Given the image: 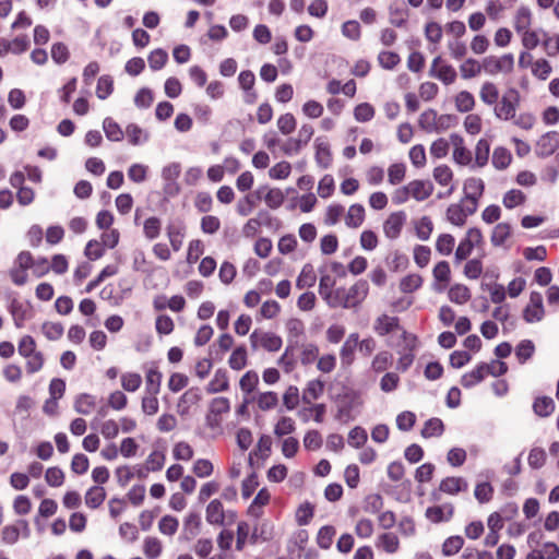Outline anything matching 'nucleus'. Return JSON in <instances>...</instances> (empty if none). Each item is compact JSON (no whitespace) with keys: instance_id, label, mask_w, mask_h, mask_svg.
Listing matches in <instances>:
<instances>
[{"instance_id":"obj_1","label":"nucleus","mask_w":559,"mask_h":559,"mask_svg":"<svg viewBox=\"0 0 559 559\" xmlns=\"http://www.w3.org/2000/svg\"><path fill=\"white\" fill-rule=\"evenodd\" d=\"M337 411L335 419L347 424L356 419L362 405L360 393L355 390H346L336 397Z\"/></svg>"},{"instance_id":"obj_2","label":"nucleus","mask_w":559,"mask_h":559,"mask_svg":"<svg viewBox=\"0 0 559 559\" xmlns=\"http://www.w3.org/2000/svg\"><path fill=\"white\" fill-rule=\"evenodd\" d=\"M520 105V93L516 88H509L495 107V115L501 120H511L515 118L516 108Z\"/></svg>"},{"instance_id":"obj_3","label":"nucleus","mask_w":559,"mask_h":559,"mask_svg":"<svg viewBox=\"0 0 559 559\" xmlns=\"http://www.w3.org/2000/svg\"><path fill=\"white\" fill-rule=\"evenodd\" d=\"M369 284L365 280L357 281L340 295V307L345 309L357 307L368 295Z\"/></svg>"},{"instance_id":"obj_4","label":"nucleus","mask_w":559,"mask_h":559,"mask_svg":"<svg viewBox=\"0 0 559 559\" xmlns=\"http://www.w3.org/2000/svg\"><path fill=\"white\" fill-rule=\"evenodd\" d=\"M335 280L329 274H322L319 283V294L331 308L340 307V295L344 288L333 290Z\"/></svg>"},{"instance_id":"obj_5","label":"nucleus","mask_w":559,"mask_h":559,"mask_svg":"<svg viewBox=\"0 0 559 559\" xmlns=\"http://www.w3.org/2000/svg\"><path fill=\"white\" fill-rule=\"evenodd\" d=\"M250 343L253 349L262 346L269 352H277L283 344L282 338L278 335L269 332L259 333L258 331L251 333Z\"/></svg>"},{"instance_id":"obj_6","label":"nucleus","mask_w":559,"mask_h":559,"mask_svg":"<svg viewBox=\"0 0 559 559\" xmlns=\"http://www.w3.org/2000/svg\"><path fill=\"white\" fill-rule=\"evenodd\" d=\"M559 147V133L549 131L543 134L536 143L535 153L539 157H548L552 155Z\"/></svg>"},{"instance_id":"obj_7","label":"nucleus","mask_w":559,"mask_h":559,"mask_svg":"<svg viewBox=\"0 0 559 559\" xmlns=\"http://www.w3.org/2000/svg\"><path fill=\"white\" fill-rule=\"evenodd\" d=\"M441 57L438 56L432 60L430 75L437 78L445 85L453 83L456 79V71L450 64H441Z\"/></svg>"},{"instance_id":"obj_8","label":"nucleus","mask_w":559,"mask_h":559,"mask_svg":"<svg viewBox=\"0 0 559 559\" xmlns=\"http://www.w3.org/2000/svg\"><path fill=\"white\" fill-rule=\"evenodd\" d=\"M405 221L406 214L403 211L392 213L383 224L385 236L390 239H396L401 234Z\"/></svg>"},{"instance_id":"obj_9","label":"nucleus","mask_w":559,"mask_h":559,"mask_svg":"<svg viewBox=\"0 0 559 559\" xmlns=\"http://www.w3.org/2000/svg\"><path fill=\"white\" fill-rule=\"evenodd\" d=\"M314 159L322 169H328L332 165V153L329 142L323 138H317L314 141Z\"/></svg>"},{"instance_id":"obj_10","label":"nucleus","mask_w":559,"mask_h":559,"mask_svg":"<svg viewBox=\"0 0 559 559\" xmlns=\"http://www.w3.org/2000/svg\"><path fill=\"white\" fill-rule=\"evenodd\" d=\"M454 513V508L451 503L441 506H432L426 509L425 516L432 523L449 522Z\"/></svg>"},{"instance_id":"obj_11","label":"nucleus","mask_w":559,"mask_h":559,"mask_svg":"<svg viewBox=\"0 0 559 559\" xmlns=\"http://www.w3.org/2000/svg\"><path fill=\"white\" fill-rule=\"evenodd\" d=\"M266 189V186L260 187L253 193H249L241 200H239L237 203V213L240 216H248L257 206L258 201H260L263 198V191Z\"/></svg>"},{"instance_id":"obj_12","label":"nucleus","mask_w":559,"mask_h":559,"mask_svg":"<svg viewBox=\"0 0 559 559\" xmlns=\"http://www.w3.org/2000/svg\"><path fill=\"white\" fill-rule=\"evenodd\" d=\"M407 186L411 195L417 201L428 199L433 192V185L429 180H413Z\"/></svg>"},{"instance_id":"obj_13","label":"nucleus","mask_w":559,"mask_h":559,"mask_svg":"<svg viewBox=\"0 0 559 559\" xmlns=\"http://www.w3.org/2000/svg\"><path fill=\"white\" fill-rule=\"evenodd\" d=\"M201 516L197 512H191L187 515L183 522V530L180 535V539L191 540L200 532Z\"/></svg>"},{"instance_id":"obj_14","label":"nucleus","mask_w":559,"mask_h":559,"mask_svg":"<svg viewBox=\"0 0 559 559\" xmlns=\"http://www.w3.org/2000/svg\"><path fill=\"white\" fill-rule=\"evenodd\" d=\"M358 346V333H352L344 342L341 350L340 358L343 366H350L354 361V354Z\"/></svg>"},{"instance_id":"obj_15","label":"nucleus","mask_w":559,"mask_h":559,"mask_svg":"<svg viewBox=\"0 0 559 559\" xmlns=\"http://www.w3.org/2000/svg\"><path fill=\"white\" fill-rule=\"evenodd\" d=\"M400 328V320L397 317H389L388 314H382L377 318L373 330L380 335L384 336L391 333L392 331Z\"/></svg>"},{"instance_id":"obj_16","label":"nucleus","mask_w":559,"mask_h":559,"mask_svg":"<svg viewBox=\"0 0 559 559\" xmlns=\"http://www.w3.org/2000/svg\"><path fill=\"white\" fill-rule=\"evenodd\" d=\"M467 488L468 484L462 477H445L439 485V490L449 495H456Z\"/></svg>"},{"instance_id":"obj_17","label":"nucleus","mask_w":559,"mask_h":559,"mask_svg":"<svg viewBox=\"0 0 559 559\" xmlns=\"http://www.w3.org/2000/svg\"><path fill=\"white\" fill-rule=\"evenodd\" d=\"M124 133L128 138V142L133 146L142 145L150 140L148 131L142 129L136 123H129L126 127Z\"/></svg>"},{"instance_id":"obj_18","label":"nucleus","mask_w":559,"mask_h":559,"mask_svg":"<svg viewBox=\"0 0 559 559\" xmlns=\"http://www.w3.org/2000/svg\"><path fill=\"white\" fill-rule=\"evenodd\" d=\"M324 392V382L320 379L311 380L307 383L302 392L301 400L305 404L311 405L313 401L318 400Z\"/></svg>"},{"instance_id":"obj_19","label":"nucleus","mask_w":559,"mask_h":559,"mask_svg":"<svg viewBox=\"0 0 559 559\" xmlns=\"http://www.w3.org/2000/svg\"><path fill=\"white\" fill-rule=\"evenodd\" d=\"M202 399L200 389L191 388L187 390L179 399L178 409L181 415L189 412L190 406L199 403Z\"/></svg>"},{"instance_id":"obj_20","label":"nucleus","mask_w":559,"mask_h":559,"mask_svg":"<svg viewBox=\"0 0 559 559\" xmlns=\"http://www.w3.org/2000/svg\"><path fill=\"white\" fill-rule=\"evenodd\" d=\"M205 518L212 525H224V508L218 499H214L207 504Z\"/></svg>"},{"instance_id":"obj_21","label":"nucleus","mask_w":559,"mask_h":559,"mask_svg":"<svg viewBox=\"0 0 559 559\" xmlns=\"http://www.w3.org/2000/svg\"><path fill=\"white\" fill-rule=\"evenodd\" d=\"M229 380L225 369H217L213 379L207 384L206 391L211 394L228 390Z\"/></svg>"},{"instance_id":"obj_22","label":"nucleus","mask_w":559,"mask_h":559,"mask_svg":"<svg viewBox=\"0 0 559 559\" xmlns=\"http://www.w3.org/2000/svg\"><path fill=\"white\" fill-rule=\"evenodd\" d=\"M485 190V183L479 178H468L464 182L465 200L479 199Z\"/></svg>"},{"instance_id":"obj_23","label":"nucleus","mask_w":559,"mask_h":559,"mask_svg":"<svg viewBox=\"0 0 559 559\" xmlns=\"http://www.w3.org/2000/svg\"><path fill=\"white\" fill-rule=\"evenodd\" d=\"M9 312L13 318L14 325L20 329L23 326L24 321L27 318L28 307L17 299H13L9 305Z\"/></svg>"},{"instance_id":"obj_24","label":"nucleus","mask_w":559,"mask_h":559,"mask_svg":"<svg viewBox=\"0 0 559 559\" xmlns=\"http://www.w3.org/2000/svg\"><path fill=\"white\" fill-rule=\"evenodd\" d=\"M316 282L317 275L313 266L310 263L305 264L296 281L297 288H310L316 284Z\"/></svg>"},{"instance_id":"obj_25","label":"nucleus","mask_w":559,"mask_h":559,"mask_svg":"<svg viewBox=\"0 0 559 559\" xmlns=\"http://www.w3.org/2000/svg\"><path fill=\"white\" fill-rule=\"evenodd\" d=\"M389 21L396 27H403L406 24L408 11L403 4L392 3L389 7Z\"/></svg>"},{"instance_id":"obj_26","label":"nucleus","mask_w":559,"mask_h":559,"mask_svg":"<svg viewBox=\"0 0 559 559\" xmlns=\"http://www.w3.org/2000/svg\"><path fill=\"white\" fill-rule=\"evenodd\" d=\"M103 129L106 138L112 142H120L123 140L124 132L121 127L110 117H107L103 121Z\"/></svg>"},{"instance_id":"obj_27","label":"nucleus","mask_w":559,"mask_h":559,"mask_svg":"<svg viewBox=\"0 0 559 559\" xmlns=\"http://www.w3.org/2000/svg\"><path fill=\"white\" fill-rule=\"evenodd\" d=\"M533 411L539 417H548L555 411V402L549 396L536 397L533 403Z\"/></svg>"},{"instance_id":"obj_28","label":"nucleus","mask_w":559,"mask_h":559,"mask_svg":"<svg viewBox=\"0 0 559 559\" xmlns=\"http://www.w3.org/2000/svg\"><path fill=\"white\" fill-rule=\"evenodd\" d=\"M485 368V366L478 364L475 369L462 376L461 384L466 389H471L480 383L486 377Z\"/></svg>"},{"instance_id":"obj_29","label":"nucleus","mask_w":559,"mask_h":559,"mask_svg":"<svg viewBox=\"0 0 559 559\" xmlns=\"http://www.w3.org/2000/svg\"><path fill=\"white\" fill-rule=\"evenodd\" d=\"M105 498V489L100 486H93L85 493V503L91 509H97L103 504Z\"/></svg>"},{"instance_id":"obj_30","label":"nucleus","mask_w":559,"mask_h":559,"mask_svg":"<svg viewBox=\"0 0 559 559\" xmlns=\"http://www.w3.org/2000/svg\"><path fill=\"white\" fill-rule=\"evenodd\" d=\"M365 219V209L361 204H353L349 206L345 217V223L348 227L357 228Z\"/></svg>"},{"instance_id":"obj_31","label":"nucleus","mask_w":559,"mask_h":559,"mask_svg":"<svg viewBox=\"0 0 559 559\" xmlns=\"http://www.w3.org/2000/svg\"><path fill=\"white\" fill-rule=\"evenodd\" d=\"M162 373L157 368H150L146 372L145 392L150 395H157L160 391Z\"/></svg>"},{"instance_id":"obj_32","label":"nucleus","mask_w":559,"mask_h":559,"mask_svg":"<svg viewBox=\"0 0 559 559\" xmlns=\"http://www.w3.org/2000/svg\"><path fill=\"white\" fill-rule=\"evenodd\" d=\"M512 160V155L506 147H496L492 154L491 163L496 169H506Z\"/></svg>"},{"instance_id":"obj_33","label":"nucleus","mask_w":559,"mask_h":559,"mask_svg":"<svg viewBox=\"0 0 559 559\" xmlns=\"http://www.w3.org/2000/svg\"><path fill=\"white\" fill-rule=\"evenodd\" d=\"M444 431L443 421L440 418L433 417L428 419L421 430L424 438L440 437Z\"/></svg>"},{"instance_id":"obj_34","label":"nucleus","mask_w":559,"mask_h":559,"mask_svg":"<svg viewBox=\"0 0 559 559\" xmlns=\"http://www.w3.org/2000/svg\"><path fill=\"white\" fill-rule=\"evenodd\" d=\"M449 299L457 305H463L471 299V292L463 284H455L449 289Z\"/></svg>"},{"instance_id":"obj_35","label":"nucleus","mask_w":559,"mask_h":559,"mask_svg":"<svg viewBox=\"0 0 559 559\" xmlns=\"http://www.w3.org/2000/svg\"><path fill=\"white\" fill-rule=\"evenodd\" d=\"M377 546L388 554H394L399 549L400 540L393 533H383L378 537Z\"/></svg>"},{"instance_id":"obj_36","label":"nucleus","mask_w":559,"mask_h":559,"mask_svg":"<svg viewBox=\"0 0 559 559\" xmlns=\"http://www.w3.org/2000/svg\"><path fill=\"white\" fill-rule=\"evenodd\" d=\"M532 13L527 7H520L514 19V28L518 33L527 31L531 25Z\"/></svg>"},{"instance_id":"obj_37","label":"nucleus","mask_w":559,"mask_h":559,"mask_svg":"<svg viewBox=\"0 0 559 559\" xmlns=\"http://www.w3.org/2000/svg\"><path fill=\"white\" fill-rule=\"evenodd\" d=\"M95 397L87 393L80 394L74 402V409L82 415H88L95 407Z\"/></svg>"},{"instance_id":"obj_38","label":"nucleus","mask_w":559,"mask_h":559,"mask_svg":"<svg viewBox=\"0 0 559 559\" xmlns=\"http://www.w3.org/2000/svg\"><path fill=\"white\" fill-rule=\"evenodd\" d=\"M286 194L278 188L267 189L266 193L263 195L265 204L272 209L276 210L284 203Z\"/></svg>"},{"instance_id":"obj_39","label":"nucleus","mask_w":559,"mask_h":559,"mask_svg":"<svg viewBox=\"0 0 559 559\" xmlns=\"http://www.w3.org/2000/svg\"><path fill=\"white\" fill-rule=\"evenodd\" d=\"M490 153V143L486 139H480L475 147V164L478 167H484L488 163Z\"/></svg>"},{"instance_id":"obj_40","label":"nucleus","mask_w":559,"mask_h":559,"mask_svg":"<svg viewBox=\"0 0 559 559\" xmlns=\"http://www.w3.org/2000/svg\"><path fill=\"white\" fill-rule=\"evenodd\" d=\"M534 352L535 345L531 340H523L515 347V356L520 364H525Z\"/></svg>"},{"instance_id":"obj_41","label":"nucleus","mask_w":559,"mask_h":559,"mask_svg":"<svg viewBox=\"0 0 559 559\" xmlns=\"http://www.w3.org/2000/svg\"><path fill=\"white\" fill-rule=\"evenodd\" d=\"M162 230V221L156 216H151L143 224L144 236L148 240L156 239Z\"/></svg>"},{"instance_id":"obj_42","label":"nucleus","mask_w":559,"mask_h":559,"mask_svg":"<svg viewBox=\"0 0 559 559\" xmlns=\"http://www.w3.org/2000/svg\"><path fill=\"white\" fill-rule=\"evenodd\" d=\"M437 117V111L435 109L425 110L419 117V127L428 133L436 132Z\"/></svg>"},{"instance_id":"obj_43","label":"nucleus","mask_w":559,"mask_h":559,"mask_svg":"<svg viewBox=\"0 0 559 559\" xmlns=\"http://www.w3.org/2000/svg\"><path fill=\"white\" fill-rule=\"evenodd\" d=\"M511 226L508 223H499L495 226L491 235V242L495 247H500L509 238Z\"/></svg>"},{"instance_id":"obj_44","label":"nucleus","mask_w":559,"mask_h":559,"mask_svg":"<svg viewBox=\"0 0 559 559\" xmlns=\"http://www.w3.org/2000/svg\"><path fill=\"white\" fill-rule=\"evenodd\" d=\"M148 66L153 71L163 69L168 61V53L162 48L153 50L147 58Z\"/></svg>"},{"instance_id":"obj_45","label":"nucleus","mask_w":559,"mask_h":559,"mask_svg":"<svg viewBox=\"0 0 559 559\" xmlns=\"http://www.w3.org/2000/svg\"><path fill=\"white\" fill-rule=\"evenodd\" d=\"M335 528L332 525H324L322 526L317 536V543L320 548L322 549H329L332 546L333 538L335 536Z\"/></svg>"},{"instance_id":"obj_46","label":"nucleus","mask_w":559,"mask_h":559,"mask_svg":"<svg viewBox=\"0 0 559 559\" xmlns=\"http://www.w3.org/2000/svg\"><path fill=\"white\" fill-rule=\"evenodd\" d=\"M167 236L174 251H179L182 246L183 227L181 225L169 224L167 226Z\"/></svg>"},{"instance_id":"obj_47","label":"nucleus","mask_w":559,"mask_h":559,"mask_svg":"<svg viewBox=\"0 0 559 559\" xmlns=\"http://www.w3.org/2000/svg\"><path fill=\"white\" fill-rule=\"evenodd\" d=\"M229 367L234 370H241L247 365V349L245 346H238L231 353L229 360Z\"/></svg>"},{"instance_id":"obj_48","label":"nucleus","mask_w":559,"mask_h":559,"mask_svg":"<svg viewBox=\"0 0 559 559\" xmlns=\"http://www.w3.org/2000/svg\"><path fill=\"white\" fill-rule=\"evenodd\" d=\"M480 99L487 105L497 104L499 98V91L491 82H485L480 88Z\"/></svg>"},{"instance_id":"obj_49","label":"nucleus","mask_w":559,"mask_h":559,"mask_svg":"<svg viewBox=\"0 0 559 559\" xmlns=\"http://www.w3.org/2000/svg\"><path fill=\"white\" fill-rule=\"evenodd\" d=\"M423 285V277L419 274H408L400 282V289L409 294L417 290Z\"/></svg>"},{"instance_id":"obj_50","label":"nucleus","mask_w":559,"mask_h":559,"mask_svg":"<svg viewBox=\"0 0 559 559\" xmlns=\"http://www.w3.org/2000/svg\"><path fill=\"white\" fill-rule=\"evenodd\" d=\"M448 221L455 226H463L466 222V214L460 204H451L447 210Z\"/></svg>"},{"instance_id":"obj_51","label":"nucleus","mask_w":559,"mask_h":559,"mask_svg":"<svg viewBox=\"0 0 559 559\" xmlns=\"http://www.w3.org/2000/svg\"><path fill=\"white\" fill-rule=\"evenodd\" d=\"M475 106L474 96L467 92L462 91L455 97V107L460 112H468Z\"/></svg>"},{"instance_id":"obj_52","label":"nucleus","mask_w":559,"mask_h":559,"mask_svg":"<svg viewBox=\"0 0 559 559\" xmlns=\"http://www.w3.org/2000/svg\"><path fill=\"white\" fill-rule=\"evenodd\" d=\"M367 431L360 426L354 427L348 433V444L355 449L361 448L367 442Z\"/></svg>"},{"instance_id":"obj_53","label":"nucleus","mask_w":559,"mask_h":559,"mask_svg":"<svg viewBox=\"0 0 559 559\" xmlns=\"http://www.w3.org/2000/svg\"><path fill=\"white\" fill-rule=\"evenodd\" d=\"M464 545V539L459 536L448 537L442 545V554L447 557L457 554Z\"/></svg>"},{"instance_id":"obj_54","label":"nucleus","mask_w":559,"mask_h":559,"mask_svg":"<svg viewBox=\"0 0 559 559\" xmlns=\"http://www.w3.org/2000/svg\"><path fill=\"white\" fill-rule=\"evenodd\" d=\"M259 383V376L255 371H247L240 379L239 385L242 392L250 394L252 393Z\"/></svg>"},{"instance_id":"obj_55","label":"nucleus","mask_w":559,"mask_h":559,"mask_svg":"<svg viewBox=\"0 0 559 559\" xmlns=\"http://www.w3.org/2000/svg\"><path fill=\"white\" fill-rule=\"evenodd\" d=\"M455 239L450 234H441L436 241V249L442 255H449L453 251Z\"/></svg>"},{"instance_id":"obj_56","label":"nucleus","mask_w":559,"mask_h":559,"mask_svg":"<svg viewBox=\"0 0 559 559\" xmlns=\"http://www.w3.org/2000/svg\"><path fill=\"white\" fill-rule=\"evenodd\" d=\"M142 384V377L136 372H127L121 376V386L128 392H135Z\"/></svg>"},{"instance_id":"obj_57","label":"nucleus","mask_w":559,"mask_h":559,"mask_svg":"<svg viewBox=\"0 0 559 559\" xmlns=\"http://www.w3.org/2000/svg\"><path fill=\"white\" fill-rule=\"evenodd\" d=\"M114 91V81L110 75H102L97 81L96 95L99 99H106Z\"/></svg>"},{"instance_id":"obj_58","label":"nucleus","mask_w":559,"mask_h":559,"mask_svg":"<svg viewBox=\"0 0 559 559\" xmlns=\"http://www.w3.org/2000/svg\"><path fill=\"white\" fill-rule=\"evenodd\" d=\"M383 498L379 493L368 495L364 501V511L370 514L380 512L383 508Z\"/></svg>"},{"instance_id":"obj_59","label":"nucleus","mask_w":559,"mask_h":559,"mask_svg":"<svg viewBox=\"0 0 559 559\" xmlns=\"http://www.w3.org/2000/svg\"><path fill=\"white\" fill-rule=\"evenodd\" d=\"M493 488L488 481L478 483L474 496L479 503L489 502L492 499Z\"/></svg>"},{"instance_id":"obj_60","label":"nucleus","mask_w":559,"mask_h":559,"mask_svg":"<svg viewBox=\"0 0 559 559\" xmlns=\"http://www.w3.org/2000/svg\"><path fill=\"white\" fill-rule=\"evenodd\" d=\"M354 117L359 122L370 121L374 117V108L369 103H361L355 107Z\"/></svg>"},{"instance_id":"obj_61","label":"nucleus","mask_w":559,"mask_h":559,"mask_svg":"<svg viewBox=\"0 0 559 559\" xmlns=\"http://www.w3.org/2000/svg\"><path fill=\"white\" fill-rule=\"evenodd\" d=\"M460 70L463 79H472L479 74L481 66L477 60L468 58L461 64Z\"/></svg>"},{"instance_id":"obj_62","label":"nucleus","mask_w":559,"mask_h":559,"mask_svg":"<svg viewBox=\"0 0 559 559\" xmlns=\"http://www.w3.org/2000/svg\"><path fill=\"white\" fill-rule=\"evenodd\" d=\"M143 550L148 559H156L162 554V543L156 537H146Z\"/></svg>"},{"instance_id":"obj_63","label":"nucleus","mask_w":559,"mask_h":559,"mask_svg":"<svg viewBox=\"0 0 559 559\" xmlns=\"http://www.w3.org/2000/svg\"><path fill=\"white\" fill-rule=\"evenodd\" d=\"M525 201V195L521 190L512 189L508 191L503 197V205L507 209H513L518 205L523 204Z\"/></svg>"},{"instance_id":"obj_64","label":"nucleus","mask_w":559,"mask_h":559,"mask_svg":"<svg viewBox=\"0 0 559 559\" xmlns=\"http://www.w3.org/2000/svg\"><path fill=\"white\" fill-rule=\"evenodd\" d=\"M415 229L420 240H428L433 229L431 219L428 216H423L416 224Z\"/></svg>"}]
</instances>
